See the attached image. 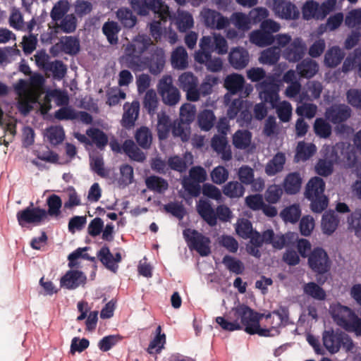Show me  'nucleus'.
Here are the masks:
<instances>
[{
	"label": "nucleus",
	"mask_w": 361,
	"mask_h": 361,
	"mask_svg": "<svg viewBox=\"0 0 361 361\" xmlns=\"http://www.w3.org/2000/svg\"><path fill=\"white\" fill-rule=\"evenodd\" d=\"M204 23L207 27L222 30L229 25V20L219 12L210 8H205L201 12Z\"/></svg>",
	"instance_id": "ddd939ff"
},
{
	"label": "nucleus",
	"mask_w": 361,
	"mask_h": 361,
	"mask_svg": "<svg viewBox=\"0 0 361 361\" xmlns=\"http://www.w3.org/2000/svg\"><path fill=\"white\" fill-rule=\"evenodd\" d=\"M166 212L172 214L179 220H182L185 216L186 212L183 205L176 202H171L164 206Z\"/></svg>",
	"instance_id": "338daca9"
},
{
	"label": "nucleus",
	"mask_w": 361,
	"mask_h": 361,
	"mask_svg": "<svg viewBox=\"0 0 361 361\" xmlns=\"http://www.w3.org/2000/svg\"><path fill=\"white\" fill-rule=\"evenodd\" d=\"M86 276L80 271L69 270L61 277L60 283L61 287L67 289H75L86 281Z\"/></svg>",
	"instance_id": "6ab92c4d"
},
{
	"label": "nucleus",
	"mask_w": 361,
	"mask_h": 361,
	"mask_svg": "<svg viewBox=\"0 0 361 361\" xmlns=\"http://www.w3.org/2000/svg\"><path fill=\"white\" fill-rule=\"evenodd\" d=\"M62 50L69 55H75L80 51V41L75 37H66L62 43Z\"/></svg>",
	"instance_id": "0e129e2a"
},
{
	"label": "nucleus",
	"mask_w": 361,
	"mask_h": 361,
	"mask_svg": "<svg viewBox=\"0 0 361 361\" xmlns=\"http://www.w3.org/2000/svg\"><path fill=\"white\" fill-rule=\"evenodd\" d=\"M157 90L163 102L170 106L176 105L180 99V93L178 89L173 84L171 75H164L157 84Z\"/></svg>",
	"instance_id": "0eeeda50"
},
{
	"label": "nucleus",
	"mask_w": 361,
	"mask_h": 361,
	"mask_svg": "<svg viewBox=\"0 0 361 361\" xmlns=\"http://www.w3.org/2000/svg\"><path fill=\"white\" fill-rule=\"evenodd\" d=\"M147 188L158 193H164L169 188V183L164 178L157 176H150L145 179Z\"/></svg>",
	"instance_id": "72a5a7b5"
},
{
	"label": "nucleus",
	"mask_w": 361,
	"mask_h": 361,
	"mask_svg": "<svg viewBox=\"0 0 361 361\" xmlns=\"http://www.w3.org/2000/svg\"><path fill=\"white\" fill-rule=\"evenodd\" d=\"M322 90L321 83L315 81L309 82L307 85L305 93L302 92L300 95V101L304 99H312L319 97Z\"/></svg>",
	"instance_id": "4d7b16f0"
},
{
	"label": "nucleus",
	"mask_w": 361,
	"mask_h": 361,
	"mask_svg": "<svg viewBox=\"0 0 361 361\" xmlns=\"http://www.w3.org/2000/svg\"><path fill=\"white\" fill-rule=\"evenodd\" d=\"M261 317V314L248 306L240 305L233 308L230 312L229 319L233 321H228L223 317H217L216 322L226 331L240 330L244 326L245 331L250 335L258 334L260 336H271L270 329L260 327Z\"/></svg>",
	"instance_id": "f257e3e1"
},
{
	"label": "nucleus",
	"mask_w": 361,
	"mask_h": 361,
	"mask_svg": "<svg viewBox=\"0 0 361 361\" xmlns=\"http://www.w3.org/2000/svg\"><path fill=\"white\" fill-rule=\"evenodd\" d=\"M188 53L183 47H176L171 54V62L174 68L185 69L188 67Z\"/></svg>",
	"instance_id": "7c9ffc66"
},
{
	"label": "nucleus",
	"mask_w": 361,
	"mask_h": 361,
	"mask_svg": "<svg viewBox=\"0 0 361 361\" xmlns=\"http://www.w3.org/2000/svg\"><path fill=\"white\" fill-rule=\"evenodd\" d=\"M305 49V46L302 39H295L291 42L288 47L284 50L283 54L288 60L296 61L302 58Z\"/></svg>",
	"instance_id": "a878e982"
},
{
	"label": "nucleus",
	"mask_w": 361,
	"mask_h": 361,
	"mask_svg": "<svg viewBox=\"0 0 361 361\" xmlns=\"http://www.w3.org/2000/svg\"><path fill=\"white\" fill-rule=\"evenodd\" d=\"M183 234L190 249L196 250L202 257L211 253V240L209 237L190 228L185 229Z\"/></svg>",
	"instance_id": "39448f33"
},
{
	"label": "nucleus",
	"mask_w": 361,
	"mask_h": 361,
	"mask_svg": "<svg viewBox=\"0 0 361 361\" xmlns=\"http://www.w3.org/2000/svg\"><path fill=\"white\" fill-rule=\"evenodd\" d=\"M116 15L121 23L125 27L131 28L136 24L137 18L133 14V11L129 8H119L116 13Z\"/></svg>",
	"instance_id": "8fccbe9b"
},
{
	"label": "nucleus",
	"mask_w": 361,
	"mask_h": 361,
	"mask_svg": "<svg viewBox=\"0 0 361 361\" xmlns=\"http://www.w3.org/2000/svg\"><path fill=\"white\" fill-rule=\"evenodd\" d=\"M341 334L333 331H326L323 334V343L326 348L331 353H337L341 347Z\"/></svg>",
	"instance_id": "2f4dec72"
},
{
	"label": "nucleus",
	"mask_w": 361,
	"mask_h": 361,
	"mask_svg": "<svg viewBox=\"0 0 361 361\" xmlns=\"http://www.w3.org/2000/svg\"><path fill=\"white\" fill-rule=\"evenodd\" d=\"M231 20L235 26L238 29L246 31L251 27L250 18L248 15L243 13H234L232 14Z\"/></svg>",
	"instance_id": "052dcab7"
},
{
	"label": "nucleus",
	"mask_w": 361,
	"mask_h": 361,
	"mask_svg": "<svg viewBox=\"0 0 361 361\" xmlns=\"http://www.w3.org/2000/svg\"><path fill=\"white\" fill-rule=\"evenodd\" d=\"M315 133L320 137L326 138L331 133V127L323 118H317L314 124Z\"/></svg>",
	"instance_id": "774afa93"
},
{
	"label": "nucleus",
	"mask_w": 361,
	"mask_h": 361,
	"mask_svg": "<svg viewBox=\"0 0 361 361\" xmlns=\"http://www.w3.org/2000/svg\"><path fill=\"white\" fill-rule=\"evenodd\" d=\"M46 136L51 145L56 146L63 141L65 133L61 126H51L47 129Z\"/></svg>",
	"instance_id": "5fc2aeb1"
},
{
	"label": "nucleus",
	"mask_w": 361,
	"mask_h": 361,
	"mask_svg": "<svg viewBox=\"0 0 361 361\" xmlns=\"http://www.w3.org/2000/svg\"><path fill=\"white\" fill-rule=\"evenodd\" d=\"M176 24L180 31L185 32L192 27L194 24L193 18L189 12L178 10L176 18Z\"/></svg>",
	"instance_id": "de8ad7c7"
},
{
	"label": "nucleus",
	"mask_w": 361,
	"mask_h": 361,
	"mask_svg": "<svg viewBox=\"0 0 361 361\" xmlns=\"http://www.w3.org/2000/svg\"><path fill=\"white\" fill-rule=\"evenodd\" d=\"M297 71L302 77L311 78L318 71V66L311 59L304 60L298 65Z\"/></svg>",
	"instance_id": "09e8293b"
},
{
	"label": "nucleus",
	"mask_w": 361,
	"mask_h": 361,
	"mask_svg": "<svg viewBox=\"0 0 361 361\" xmlns=\"http://www.w3.org/2000/svg\"><path fill=\"white\" fill-rule=\"evenodd\" d=\"M345 148L344 143H338L335 146L324 145L322 149L324 158L320 159L314 166L316 173L322 176L331 175L334 163H339L343 167L352 166L355 161V154L349 152V146Z\"/></svg>",
	"instance_id": "f03ea898"
},
{
	"label": "nucleus",
	"mask_w": 361,
	"mask_h": 361,
	"mask_svg": "<svg viewBox=\"0 0 361 361\" xmlns=\"http://www.w3.org/2000/svg\"><path fill=\"white\" fill-rule=\"evenodd\" d=\"M317 151L316 146L312 143L299 142L296 147L295 161H305L314 154Z\"/></svg>",
	"instance_id": "c85d7f7f"
},
{
	"label": "nucleus",
	"mask_w": 361,
	"mask_h": 361,
	"mask_svg": "<svg viewBox=\"0 0 361 361\" xmlns=\"http://www.w3.org/2000/svg\"><path fill=\"white\" fill-rule=\"evenodd\" d=\"M303 292L305 295L317 300L326 299V291L314 282H309L303 286Z\"/></svg>",
	"instance_id": "49530a36"
},
{
	"label": "nucleus",
	"mask_w": 361,
	"mask_h": 361,
	"mask_svg": "<svg viewBox=\"0 0 361 361\" xmlns=\"http://www.w3.org/2000/svg\"><path fill=\"white\" fill-rule=\"evenodd\" d=\"M274 9L276 14L282 18L294 19L299 16V11L296 7L290 3H286L284 0H274Z\"/></svg>",
	"instance_id": "4be33fe9"
},
{
	"label": "nucleus",
	"mask_w": 361,
	"mask_h": 361,
	"mask_svg": "<svg viewBox=\"0 0 361 361\" xmlns=\"http://www.w3.org/2000/svg\"><path fill=\"white\" fill-rule=\"evenodd\" d=\"M17 220L20 226H24L26 224H40L47 220V210L39 207H34L33 204L25 209L17 212Z\"/></svg>",
	"instance_id": "1a4fd4ad"
},
{
	"label": "nucleus",
	"mask_w": 361,
	"mask_h": 361,
	"mask_svg": "<svg viewBox=\"0 0 361 361\" xmlns=\"http://www.w3.org/2000/svg\"><path fill=\"white\" fill-rule=\"evenodd\" d=\"M120 30L118 23L114 21L106 22L102 27V32L111 44H116L118 43V34Z\"/></svg>",
	"instance_id": "37998d69"
},
{
	"label": "nucleus",
	"mask_w": 361,
	"mask_h": 361,
	"mask_svg": "<svg viewBox=\"0 0 361 361\" xmlns=\"http://www.w3.org/2000/svg\"><path fill=\"white\" fill-rule=\"evenodd\" d=\"M308 265L313 271L324 274L329 270L331 262L326 251L322 248L317 247L309 255Z\"/></svg>",
	"instance_id": "9b49d317"
},
{
	"label": "nucleus",
	"mask_w": 361,
	"mask_h": 361,
	"mask_svg": "<svg viewBox=\"0 0 361 361\" xmlns=\"http://www.w3.org/2000/svg\"><path fill=\"white\" fill-rule=\"evenodd\" d=\"M252 133L247 130H238L233 135V144L237 149H245L251 142Z\"/></svg>",
	"instance_id": "4c0bfd02"
},
{
	"label": "nucleus",
	"mask_w": 361,
	"mask_h": 361,
	"mask_svg": "<svg viewBox=\"0 0 361 361\" xmlns=\"http://www.w3.org/2000/svg\"><path fill=\"white\" fill-rule=\"evenodd\" d=\"M345 56L344 52L338 47L330 48L326 53L324 63L329 67L337 66Z\"/></svg>",
	"instance_id": "ea45409f"
},
{
	"label": "nucleus",
	"mask_w": 361,
	"mask_h": 361,
	"mask_svg": "<svg viewBox=\"0 0 361 361\" xmlns=\"http://www.w3.org/2000/svg\"><path fill=\"white\" fill-rule=\"evenodd\" d=\"M195 60L201 64H204L207 69L211 72H219L223 68V61L219 57L212 58V54L195 53Z\"/></svg>",
	"instance_id": "5701e85b"
},
{
	"label": "nucleus",
	"mask_w": 361,
	"mask_h": 361,
	"mask_svg": "<svg viewBox=\"0 0 361 361\" xmlns=\"http://www.w3.org/2000/svg\"><path fill=\"white\" fill-rule=\"evenodd\" d=\"M247 77L252 82H258L265 78L260 82L257 89L261 99L265 102L271 103V75L266 77V73L262 68H252L247 71Z\"/></svg>",
	"instance_id": "6e6552de"
},
{
	"label": "nucleus",
	"mask_w": 361,
	"mask_h": 361,
	"mask_svg": "<svg viewBox=\"0 0 361 361\" xmlns=\"http://www.w3.org/2000/svg\"><path fill=\"white\" fill-rule=\"evenodd\" d=\"M48 210L47 211V219L48 216L58 217L61 214L62 200L61 197L55 194L50 195L47 200Z\"/></svg>",
	"instance_id": "3c124183"
},
{
	"label": "nucleus",
	"mask_w": 361,
	"mask_h": 361,
	"mask_svg": "<svg viewBox=\"0 0 361 361\" xmlns=\"http://www.w3.org/2000/svg\"><path fill=\"white\" fill-rule=\"evenodd\" d=\"M265 198L267 202L271 203V186H268L266 190ZM246 205L252 210L263 209L264 214L271 217V206L265 205L262 196L259 194L250 195L245 197Z\"/></svg>",
	"instance_id": "4468645a"
},
{
	"label": "nucleus",
	"mask_w": 361,
	"mask_h": 361,
	"mask_svg": "<svg viewBox=\"0 0 361 361\" xmlns=\"http://www.w3.org/2000/svg\"><path fill=\"white\" fill-rule=\"evenodd\" d=\"M130 6L140 16H147L153 12L159 18L150 23V34L156 42L161 39L162 29L161 21L171 18L169 6L161 0H130Z\"/></svg>",
	"instance_id": "7ed1b4c3"
},
{
	"label": "nucleus",
	"mask_w": 361,
	"mask_h": 361,
	"mask_svg": "<svg viewBox=\"0 0 361 361\" xmlns=\"http://www.w3.org/2000/svg\"><path fill=\"white\" fill-rule=\"evenodd\" d=\"M228 61L233 68L241 70L249 63L248 51L243 47L233 48L228 54Z\"/></svg>",
	"instance_id": "412c9836"
},
{
	"label": "nucleus",
	"mask_w": 361,
	"mask_h": 361,
	"mask_svg": "<svg viewBox=\"0 0 361 361\" xmlns=\"http://www.w3.org/2000/svg\"><path fill=\"white\" fill-rule=\"evenodd\" d=\"M245 191L244 186L238 181H230L224 185L223 188V193L230 198L243 197Z\"/></svg>",
	"instance_id": "79ce46f5"
},
{
	"label": "nucleus",
	"mask_w": 361,
	"mask_h": 361,
	"mask_svg": "<svg viewBox=\"0 0 361 361\" xmlns=\"http://www.w3.org/2000/svg\"><path fill=\"white\" fill-rule=\"evenodd\" d=\"M123 110L121 125L126 128H130L134 126L138 118L140 103L137 100L133 101L131 104L126 102L123 105Z\"/></svg>",
	"instance_id": "a211bd4d"
},
{
	"label": "nucleus",
	"mask_w": 361,
	"mask_h": 361,
	"mask_svg": "<svg viewBox=\"0 0 361 361\" xmlns=\"http://www.w3.org/2000/svg\"><path fill=\"white\" fill-rule=\"evenodd\" d=\"M143 108L148 114L153 116L158 109L159 99L154 90H148L143 98Z\"/></svg>",
	"instance_id": "f704fd0d"
},
{
	"label": "nucleus",
	"mask_w": 361,
	"mask_h": 361,
	"mask_svg": "<svg viewBox=\"0 0 361 361\" xmlns=\"http://www.w3.org/2000/svg\"><path fill=\"white\" fill-rule=\"evenodd\" d=\"M47 71L52 73L53 78L56 80H61L67 72L66 66L60 60L51 61L47 64Z\"/></svg>",
	"instance_id": "13d9d810"
},
{
	"label": "nucleus",
	"mask_w": 361,
	"mask_h": 361,
	"mask_svg": "<svg viewBox=\"0 0 361 361\" xmlns=\"http://www.w3.org/2000/svg\"><path fill=\"white\" fill-rule=\"evenodd\" d=\"M195 107L190 104H184L180 109V121L190 125L195 117Z\"/></svg>",
	"instance_id": "69168bd1"
},
{
	"label": "nucleus",
	"mask_w": 361,
	"mask_h": 361,
	"mask_svg": "<svg viewBox=\"0 0 361 361\" xmlns=\"http://www.w3.org/2000/svg\"><path fill=\"white\" fill-rule=\"evenodd\" d=\"M302 178L300 173L293 172L288 173L284 179L283 187L288 194H296L301 188Z\"/></svg>",
	"instance_id": "cd10ccee"
},
{
	"label": "nucleus",
	"mask_w": 361,
	"mask_h": 361,
	"mask_svg": "<svg viewBox=\"0 0 361 361\" xmlns=\"http://www.w3.org/2000/svg\"><path fill=\"white\" fill-rule=\"evenodd\" d=\"M174 137H179L183 141H188L190 135V125L180 120L175 121L171 128Z\"/></svg>",
	"instance_id": "864d4df0"
},
{
	"label": "nucleus",
	"mask_w": 361,
	"mask_h": 361,
	"mask_svg": "<svg viewBox=\"0 0 361 361\" xmlns=\"http://www.w3.org/2000/svg\"><path fill=\"white\" fill-rule=\"evenodd\" d=\"M97 256L106 268L114 273L117 271L118 266L116 264L121 262L122 259L120 252L113 255L109 247L105 245L98 251Z\"/></svg>",
	"instance_id": "dca6fc26"
},
{
	"label": "nucleus",
	"mask_w": 361,
	"mask_h": 361,
	"mask_svg": "<svg viewBox=\"0 0 361 361\" xmlns=\"http://www.w3.org/2000/svg\"><path fill=\"white\" fill-rule=\"evenodd\" d=\"M320 13V5L316 1H310L303 6L302 15L304 18L307 20L310 18L322 20Z\"/></svg>",
	"instance_id": "6e6d98bb"
},
{
	"label": "nucleus",
	"mask_w": 361,
	"mask_h": 361,
	"mask_svg": "<svg viewBox=\"0 0 361 361\" xmlns=\"http://www.w3.org/2000/svg\"><path fill=\"white\" fill-rule=\"evenodd\" d=\"M222 262L230 271L235 274H241L244 271L243 262L230 255H225Z\"/></svg>",
	"instance_id": "e2e57ef3"
},
{
	"label": "nucleus",
	"mask_w": 361,
	"mask_h": 361,
	"mask_svg": "<svg viewBox=\"0 0 361 361\" xmlns=\"http://www.w3.org/2000/svg\"><path fill=\"white\" fill-rule=\"evenodd\" d=\"M330 314L334 321L341 327L350 331L357 315L347 306L336 302L331 305Z\"/></svg>",
	"instance_id": "423d86ee"
},
{
	"label": "nucleus",
	"mask_w": 361,
	"mask_h": 361,
	"mask_svg": "<svg viewBox=\"0 0 361 361\" xmlns=\"http://www.w3.org/2000/svg\"><path fill=\"white\" fill-rule=\"evenodd\" d=\"M348 230L361 239V209L354 211L347 219Z\"/></svg>",
	"instance_id": "a19ab883"
},
{
	"label": "nucleus",
	"mask_w": 361,
	"mask_h": 361,
	"mask_svg": "<svg viewBox=\"0 0 361 361\" xmlns=\"http://www.w3.org/2000/svg\"><path fill=\"white\" fill-rule=\"evenodd\" d=\"M155 45L153 44L151 38L146 35H137L132 43L128 44L126 51H128L129 54H135L136 55H142L147 51H150L152 46Z\"/></svg>",
	"instance_id": "f3484780"
},
{
	"label": "nucleus",
	"mask_w": 361,
	"mask_h": 361,
	"mask_svg": "<svg viewBox=\"0 0 361 361\" xmlns=\"http://www.w3.org/2000/svg\"><path fill=\"white\" fill-rule=\"evenodd\" d=\"M197 210L200 216L210 226L217 224V219L226 222L231 218V211L224 204L219 205L216 211L212 208L211 203L207 200H200L197 206Z\"/></svg>",
	"instance_id": "20e7f679"
},
{
	"label": "nucleus",
	"mask_w": 361,
	"mask_h": 361,
	"mask_svg": "<svg viewBox=\"0 0 361 361\" xmlns=\"http://www.w3.org/2000/svg\"><path fill=\"white\" fill-rule=\"evenodd\" d=\"M178 82L179 87L185 92L187 100L193 102L199 100V80L196 75L192 72H184L179 75Z\"/></svg>",
	"instance_id": "9d476101"
},
{
	"label": "nucleus",
	"mask_w": 361,
	"mask_h": 361,
	"mask_svg": "<svg viewBox=\"0 0 361 361\" xmlns=\"http://www.w3.org/2000/svg\"><path fill=\"white\" fill-rule=\"evenodd\" d=\"M157 133L159 139H165L168 137L172 125L171 119L165 112L157 114Z\"/></svg>",
	"instance_id": "e433bc0d"
},
{
	"label": "nucleus",
	"mask_w": 361,
	"mask_h": 361,
	"mask_svg": "<svg viewBox=\"0 0 361 361\" xmlns=\"http://www.w3.org/2000/svg\"><path fill=\"white\" fill-rule=\"evenodd\" d=\"M315 227L314 219L311 215L303 216L299 222V231L302 235L310 236Z\"/></svg>",
	"instance_id": "bf43d9fd"
},
{
	"label": "nucleus",
	"mask_w": 361,
	"mask_h": 361,
	"mask_svg": "<svg viewBox=\"0 0 361 361\" xmlns=\"http://www.w3.org/2000/svg\"><path fill=\"white\" fill-rule=\"evenodd\" d=\"M104 159L102 155L98 154L90 157V166L92 170L102 178L109 176L108 170L104 169Z\"/></svg>",
	"instance_id": "680f3d73"
},
{
	"label": "nucleus",
	"mask_w": 361,
	"mask_h": 361,
	"mask_svg": "<svg viewBox=\"0 0 361 361\" xmlns=\"http://www.w3.org/2000/svg\"><path fill=\"white\" fill-rule=\"evenodd\" d=\"M86 134L100 149H103L108 143L107 135L99 128H90L87 130Z\"/></svg>",
	"instance_id": "603ef678"
},
{
	"label": "nucleus",
	"mask_w": 361,
	"mask_h": 361,
	"mask_svg": "<svg viewBox=\"0 0 361 361\" xmlns=\"http://www.w3.org/2000/svg\"><path fill=\"white\" fill-rule=\"evenodd\" d=\"M215 120L214 112L209 109L202 111L197 116L198 125L204 131L209 130L214 126Z\"/></svg>",
	"instance_id": "a18cd8bd"
},
{
	"label": "nucleus",
	"mask_w": 361,
	"mask_h": 361,
	"mask_svg": "<svg viewBox=\"0 0 361 361\" xmlns=\"http://www.w3.org/2000/svg\"><path fill=\"white\" fill-rule=\"evenodd\" d=\"M250 41L259 47L271 44V19H266L261 24V30L252 31L250 34Z\"/></svg>",
	"instance_id": "2eb2a0df"
},
{
	"label": "nucleus",
	"mask_w": 361,
	"mask_h": 361,
	"mask_svg": "<svg viewBox=\"0 0 361 361\" xmlns=\"http://www.w3.org/2000/svg\"><path fill=\"white\" fill-rule=\"evenodd\" d=\"M135 139L141 148L148 149L152 145V135L147 127L142 126L137 129L135 133Z\"/></svg>",
	"instance_id": "c9c22d12"
},
{
	"label": "nucleus",
	"mask_w": 361,
	"mask_h": 361,
	"mask_svg": "<svg viewBox=\"0 0 361 361\" xmlns=\"http://www.w3.org/2000/svg\"><path fill=\"white\" fill-rule=\"evenodd\" d=\"M219 82V78L216 76L208 75H206L200 85L197 86V92H199V99L201 96L207 97L210 95L213 92V87Z\"/></svg>",
	"instance_id": "c03bdc74"
},
{
	"label": "nucleus",
	"mask_w": 361,
	"mask_h": 361,
	"mask_svg": "<svg viewBox=\"0 0 361 361\" xmlns=\"http://www.w3.org/2000/svg\"><path fill=\"white\" fill-rule=\"evenodd\" d=\"M149 56L144 58V62L152 75L159 74L164 69L165 65V54L163 49L152 46L148 52Z\"/></svg>",
	"instance_id": "f8f14e48"
},
{
	"label": "nucleus",
	"mask_w": 361,
	"mask_h": 361,
	"mask_svg": "<svg viewBox=\"0 0 361 361\" xmlns=\"http://www.w3.org/2000/svg\"><path fill=\"white\" fill-rule=\"evenodd\" d=\"M350 112V109L345 104L334 105L326 110L325 116L331 122L339 123L347 120Z\"/></svg>",
	"instance_id": "aec40b11"
},
{
	"label": "nucleus",
	"mask_w": 361,
	"mask_h": 361,
	"mask_svg": "<svg viewBox=\"0 0 361 361\" xmlns=\"http://www.w3.org/2000/svg\"><path fill=\"white\" fill-rule=\"evenodd\" d=\"M300 216L301 209L298 204L286 207L280 212V216L286 223L295 224Z\"/></svg>",
	"instance_id": "58836bf2"
},
{
	"label": "nucleus",
	"mask_w": 361,
	"mask_h": 361,
	"mask_svg": "<svg viewBox=\"0 0 361 361\" xmlns=\"http://www.w3.org/2000/svg\"><path fill=\"white\" fill-rule=\"evenodd\" d=\"M324 181L319 177H313L307 183L304 195L307 199H312L324 195Z\"/></svg>",
	"instance_id": "b1692460"
},
{
	"label": "nucleus",
	"mask_w": 361,
	"mask_h": 361,
	"mask_svg": "<svg viewBox=\"0 0 361 361\" xmlns=\"http://www.w3.org/2000/svg\"><path fill=\"white\" fill-rule=\"evenodd\" d=\"M339 216L334 212H326L322 219L321 227L324 233L331 235L337 228Z\"/></svg>",
	"instance_id": "c756f323"
},
{
	"label": "nucleus",
	"mask_w": 361,
	"mask_h": 361,
	"mask_svg": "<svg viewBox=\"0 0 361 361\" xmlns=\"http://www.w3.org/2000/svg\"><path fill=\"white\" fill-rule=\"evenodd\" d=\"M156 336L150 341L147 351L149 354L160 353L166 343V335L161 333V326L159 325L155 331Z\"/></svg>",
	"instance_id": "473e14b6"
},
{
	"label": "nucleus",
	"mask_w": 361,
	"mask_h": 361,
	"mask_svg": "<svg viewBox=\"0 0 361 361\" xmlns=\"http://www.w3.org/2000/svg\"><path fill=\"white\" fill-rule=\"evenodd\" d=\"M123 152L132 160L142 162L146 156L143 152L136 145L133 140H126L122 145Z\"/></svg>",
	"instance_id": "bb28decb"
},
{
	"label": "nucleus",
	"mask_w": 361,
	"mask_h": 361,
	"mask_svg": "<svg viewBox=\"0 0 361 361\" xmlns=\"http://www.w3.org/2000/svg\"><path fill=\"white\" fill-rule=\"evenodd\" d=\"M245 84L244 78L238 73L228 75L224 82V87L231 94H235L242 91Z\"/></svg>",
	"instance_id": "393cba45"
}]
</instances>
